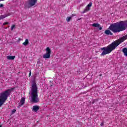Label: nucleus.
<instances>
[{
  "mask_svg": "<svg viewBox=\"0 0 127 127\" xmlns=\"http://www.w3.org/2000/svg\"><path fill=\"white\" fill-rule=\"evenodd\" d=\"M91 106V102H90L89 104L88 105V107H90Z\"/></svg>",
  "mask_w": 127,
  "mask_h": 127,
  "instance_id": "nucleus-29",
  "label": "nucleus"
},
{
  "mask_svg": "<svg viewBox=\"0 0 127 127\" xmlns=\"http://www.w3.org/2000/svg\"><path fill=\"white\" fill-rule=\"evenodd\" d=\"M92 2H90L88 5H87V7L83 11L81 12V13L84 14L86 13V12H87V11H89L90 10V7H92Z\"/></svg>",
  "mask_w": 127,
  "mask_h": 127,
  "instance_id": "nucleus-7",
  "label": "nucleus"
},
{
  "mask_svg": "<svg viewBox=\"0 0 127 127\" xmlns=\"http://www.w3.org/2000/svg\"><path fill=\"white\" fill-rule=\"evenodd\" d=\"M46 53H48V54H51V50L49 47H47L46 49Z\"/></svg>",
  "mask_w": 127,
  "mask_h": 127,
  "instance_id": "nucleus-15",
  "label": "nucleus"
},
{
  "mask_svg": "<svg viewBox=\"0 0 127 127\" xmlns=\"http://www.w3.org/2000/svg\"><path fill=\"white\" fill-rule=\"evenodd\" d=\"M10 15H11V14H10V13L6 14L3 15H1V16H0V20H1V19H4V18H5V17H7V16H9Z\"/></svg>",
  "mask_w": 127,
  "mask_h": 127,
  "instance_id": "nucleus-10",
  "label": "nucleus"
},
{
  "mask_svg": "<svg viewBox=\"0 0 127 127\" xmlns=\"http://www.w3.org/2000/svg\"><path fill=\"white\" fill-rule=\"evenodd\" d=\"M38 110H39V106H37V105H35L32 108V111H33L34 112H37V111H38Z\"/></svg>",
  "mask_w": 127,
  "mask_h": 127,
  "instance_id": "nucleus-12",
  "label": "nucleus"
},
{
  "mask_svg": "<svg viewBox=\"0 0 127 127\" xmlns=\"http://www.w3.org/2000/svg\"><path fill=\"white\" fill-rule=\"evenodd\" d=\"M126 39H127V35L121 37L120 39L113 42L111 44L108 45V46L101 48V50H103V51L101 54V56H104V55H106V54H109V53H111L113 50L116 49L117 47L119 46V45H120L122 42H124Z\"/></svg>",
  "mask_w": 127,
  "mask_h": 127,
  "instance_id": "nucleus-2",
  "label": "nucleus"
},
{
  "mask_svg": "<svg viewBox=\"0 0 127 127\" xmlns=\"http://www.w3.org/2000/svg\"><path fill=\"white\" fill-rule=\"evenodd\" d=\"M36 2H37V0H29L28 1V7H32L35 5Z\"/></svg>",
  "mask_w": 127,
  "mask_h": 127,
  "instance_id": "nucleus-6",
  "label": "nucleus"
},
{
  "mask_svg": "<svg viewBox=\"0 0 127 127\" xmlns=\"http://www.w3.org/2000/svg\"><path fill=\"white\" fill-rule=\"evenodd\" d=\"M28 43H29V42H28V39H26L25 40V41L23 43V45H25L26 46V45H28Z\"/></svg>",
  "mask_w": 127,
  "mask_h": 127,
  "instance_id": "nucleus-16",
  "label": "nucleus"
},
{
  "mask_svg": "<svg viewBox=\"0 0 127 127\" xmlns=\"http://www.w3.org/2000/svg\"><path fill=\"white\" fill-rule=\"evenodd\" d=\"M37 86H36V83L33 82L31 89V96H37Z\"/></svg>",
  "mask_w": 127,
  "mask_h": 127,
  "instance_id": "nucleus-3",
  "label": "nucleus"
},
{
  "mask_svg": "<svg viewBox=\"0 0 127 127\" xmlns=\"http://www.w3.org/2000/svg\"><path fill=\"white\" fill-rule=\"evenodd\" d=\"M4 0H0V1H4Z\"/></svg>",
  "mask_w": 127,
  "mask_h": 127,
  "instance_id": "nucleus-30",
  "label": "nucleus"
},
{
  "mask_svg": "<svg viewBox=\"0 0 127 127\" xmlns=\"http://www.w3.org/2000/svg\"><path fill=\"white\" fill-rule=\"evenodd\" d=\"M0 127H2V126H1V125H0Z\"/></svg>",
  "mask_w": 127,
  "mask_h": 127,
  "instance_id": "nucleus-31",
  "label": "nucleus"
},
{
  "mask_svg": "<svg viewBox=\"0 0 127 127\" xmlns=\"http://www.w3.org/2000/svg\"><path fill=\"white\" fill-rule=\"evenodd\" d=\"M71 19H72V17H68L66 18V21H67V22H70Z\"/></svg>",
  "mask_w": 127,
  "mask_h": 127,
  "instance_id": "nucleus-19",
  "label": "nucleus"
},
{
  "mask_svg": "<svg viewBox=\"0 0 127 127\" xmlns=\"http://www.w3.org/2000/svg\"><path fill=\"white\" fill-rule=\"evenodd\" d=\"M13 90H14V88H12L11 89H7L4 92L1 93L0 95V96H10V94L13 92Z\"/></svg>",
  "mask_w": 127,
  "mask_h": 127,
  "instance_id": "nucleus-4",
  "label": "nucleus"
},
{
  "mask_svg": "<svg viewBox=\"0 0 127 127\" xmlns=\"http://www.w3.org/2000/svg\"><path fill=\"white\" fill-rule=\"evenodd\" d=\"M85 87H86L85 86H83V88H85Z\"/></svg>",
  "mask_w": 127,
  "mask_h": 127,
  "instance_id": "nucleus-32",
  "label": "nucleus"
},
{
  "mask_svg": "<svg viewBox=\"0 0 127 127\" xmlns=\"http://www.w3.org/2000/svg\"><path fill=\"white\" fill-rule=\"evenodd\" d=\"M43 58H50V54L46 53V54L43 55Z\"/></svg>",
  "mask_w": 127,
  "mask_h": 127,
  "instance_id": "nucleus-13",
  "label": "nucleus"
},
{
  "mask_svg": "<svg viewBox=\"0 0 127 127\" xmlns=\"http://www.w3.org/2000/svg\"><path fill=\"white\" fill-rule=\"evenodd\" d=\"M7 24H9V22H6V23H4L3 24V25H6Z\"/></svg>",
  "mask_w": 127,
  "mask_h": 127,
  "instance_id": "nucleus-21",
  "label": "nucleus"
},
{
  "mask_svg": "<svg viewBox=\"0 0 127 127\" xmlns=\"http://www.w3.org/2000/svg\"><path fill=\"white\" fill-rule=\"evenodd\" d=\"M122 51L124 53V55L127 57V48H123Z\"/></svg>",
  "mask_w": 127,
  "mask_h": 127,
  "instance_id": "nucleus-11",
  "label": "nucleus"
},
{
  "mask_svg": "<svg viewBox=\"0 0 127 127\" xmlns=\"http://www.w3.org/2000/svg\"><path fill=\"white\" fill-rule=\"evenodd\" d=\"M100 126H104V123L102 122L100 124Z\"/></svg>",
  "mask_w": 127,
  "mask_h": 127,
  "instance_id": "nucleus-26",
  "label": "nucleus"
},
{
  "mask_svg": "<svg viewBox=\"0 0 127 127\" xmlns=\"http://www.w3.org/2000/svg\"><path fill=\"white\" fill-rule=\"evenodd\" d=\"M98 99H94L93 100L92 104H98Z\"/></svg>",
  "mask_w": 127,
  "mask_h": 127,
  "instance_id": "nucleus-18",
  "label": "nucleus"
},
{
  "mask_svg": "<svg viewBox=\"0 0 127 127\" xmlns=\"http://www.w3.org/2000/svg\"><path fill=\"white\" fill-rule=\"evenodd\" d=\"M1 7H3V4H0V8H1Z\"/></svg>",
  "mask_w": 127,
  "mask_h": 127,
  "instance_id": "nucleus-24",
  "label": "nucleus"
},
{
  "mask_svg": "<svg viewBox=\"0 0 127 127\" xmlns=\"http://www.w3.org/2000/svg\"><path fill=\"white\" fill-rule=\"evenodd\" d=\"M14 27H15V26L14 25H12L11 28V30L12 31L14 29Z\"/></svg>",
  "mask_w": 127,
  "mask_h": 127,
  "instance_id": "nucleus-20",
  "label": "nucleus"
},
{
  "mask_svg": "<svg viewBox=\"0 0 127 127\" xmlns=\"http://www.w3.org/2000/svg\"><path fill=\"white\" fill-rule=\"evenodd\" d=\"M7 100V96H0V108Z\"/></svg>",
  "mask_w": 127,
  "mask_h": 127,
  "instance_id": "nucleus-5",
  "label": "nucleus"
},
{
  "mask_svg": "<svg viewBox=\"0 0 127 127\" xmlns=\"http://www.w3.org/2000/svg\"><path fill=\"white\" fill-rule=\"evenodd\" d=\"M29 77H30V76H31V72H30V73L29 74Z\"/></svg>",
  "mask_w": 127,
  "mask_h": 127,
  "instance_id": "nucleus-27",
  "label": "nucleus"
},
{
  "mask_svg": "<svg viewBox=\"0 0 127 127\" xmlns=\"http://www.w3.org/2000/svg\"><path fill=\"white\" fill-rule=\"evenodd\" d=\"M20 40H21V39H20V38H19V39H18V41H20Z\"/></svg>",
  "mask_w": 127,
  "mask_h": 127,
  "instance_id": "nucleus-28",
  "label": "nucleus"
},
{
  "mask_svg": "<svg viewBox=\"0 0 127 127\" xmlns=\"http://www.w3.org/2000/svg\"><path fill=\"white\" fill-rule=\"evenodd\" d=\"M85 93H87V92H81L80 93V95H83V94H85Z\"/></svg>",
  "mask_w": 127,
  "mask_h": 127,
  "instance_id": "nucleus-25",
  "label": "nucleus"
},
{
  "mask_svg": "<svg viewBox=\"0 0 127 127\" xmlns=\"http://www.w3.org/2000/svg\"><path fill=\"white\" fill-rule=\"evenodd\" d=\"M12 112V114H14V113H15V112H16V110L13 109Z\"/></svg>",
  "mask_w": 127,
  "mask_h": 127,
  "instance_id": "nucleus-22",
  "label": "nucleus"
},
{
  "mask_svg": "<svg viewBox=\"0 0 127 127\" xmlns=\"http://www.w3.org/2000/svg\"><path fill=\"white\" fill-rule=\"evenodd\" d=\"M92 26L93 27H100V24H99V23H93V24H92Z\"/></svg>",
  "mask_w": 127,
  "mask_h": 127,
  "instance_id": "nucleus-17",
  "label": "nucleus"
},
{
  "mask_svg": "<svg viewBox=\"0 0 127 127\" xmlns=\"http://www.w3.org/2000/svg\"><path fill=\"white\" fill-rule=\"evenodd\" d=\"M15 58V56H7V59L8 60H13Z\"/></svg>",
  "mask_w": 127,
  "mask_h": 127,
  "instance_id": "nucleus-14",
  "label": "nucleus"
},
{
  "mask_svg": "<svg viewBox=\"0 0 127 127\" xmlns=\"http://www.w3.org/2000/svg\"><path fill=\"white\" fill-rule=\"evenodd\" d=\"M127 28V20L125 21H121L113 24H111L109 27L108 29L106 30L104 32L106 35H113V33H117L124 31Z\"/></svg>",
  "mask_w": 127,
  "mask_h": 127,
  "instance_id": "nucleus-1",
  "label": "nucleus"
},
{
  "mask_svg": "<svg viewBox=\"0 0 127 127\" xmlns=\"http://www.w3.org/2000/svg\"><path fill=\"white\" fill-rule=\"evenodd\" d=\"M24 103H25V98L22 97L20 100L19 106L21 107V106H23V105H24Z\"/></svg>",
  "mask_w": 127,
  "mask_h": 127,
  "instance_id": "nucleus-9",
  "label": "nucleus"
},
{
  "mask_svg": "<svg viewBox=\"0 0 127 127\" xmlns=\"http://www.w3.org/2000/svg\"><path fill=\"white\" fill-rule=\"evenodd\" d=\"M98 27L99 30H102V29L103 28H102V27H101L100 26H99V27Z\"/></svg>",
  "mask_w": 127,
  "mask_h": 127,
  "instance_id": "nucleus-23",
  "label": "nucleus"
},
{
  "mask_svg": "<svg viewBox=\"0 0 127 127\" xmlns=\"http://www.w3.org/2000/svg\"><path fill=\"white\" fill-rule=\"evenodd\" d=\"M31 101L32 103H38V102H39V99H38L37 96H32Z\"/></svg>",
  "mask_w": 127,
  "mask_h": 127,
  "instance_id": "nucleus-8",
  "label": "nucleus"
}]
</instances>
